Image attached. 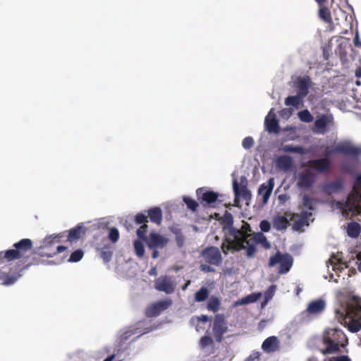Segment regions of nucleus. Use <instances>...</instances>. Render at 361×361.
Returning a JSON list of instances; mask_svg holds the SVG:
<instances>
[{"label":"nucleus","mask_w":361,"mask_h":361,"mask_svg":"<svg viewBox=\"0 0 361 361\" xmlns=\"http://www.w3.org/2000/svg\"><path fill=\"white\" fill-rule=\"evenodd\" d=\"M145 242L149 249H155L164 247L167 244L168 240L157 233H151Z\"/></svg>","instance_id":"obj_21"},{"label":"nucleus","mask_w":361,"mask_h":361,"mask_svg":"<svg viewBox=\"0 0 361 361\" xmlns=\"http://www.w3.org/2000/svg\"><path fill=\"white\" fill-rule=\"evenodd\" d=\"M312 82L310 76L298 77L295 82V87L297 94L305 98L309 93V89L312 87Z\"/></svg>","instance_id":"obj_18"},{"label":"nucleus","mask_w":361,"mask_h":361,"mask_svg":"<svg viewBox=\"0 0 361 361\" xmlns=\"http://www.w3.org/2000/svg\"><path fill=\"white\" fill-rule=\"evenodd\" d=\"M196 319L198 321V322H207L209 321V317L207 315H204V314H202L201 316L200 317H196Z\"/></svg>","instance_id":"obj_55"},{"label":"nucleus","mask_w":361,"mask_h":361,"mask_svg":"<svg viewBox=\"0 0 361 361\" xmlns=\"http://www.w3.org/2000/svg\"><path fill=\"white\" fill-rule=\"evenodd\" d=\"M133 245L136 255L138 257H142L145 255V247L142 242L136 240L134 241Z\"/></svg>","instance_id":"obj_39"},{"label":"nucleus","mask_w":361,"mask_h":361,"mask_svg":"<svg viewBox=\"0 0 361 361\" xmlns=\"http://www.w3.org/2000/svg\"><path fill=\"white\" fill-rule=\"evenodd\" d=\"M327 118L326 116L323 115L318 118L314 121L315 127L319 130V133H324L325 132L326 127L327 126Z\"/></svg>","instance_id":"obj_36"},{"label":"nucleus","mask_w":361,"mask_h":361,"mask_svg":"<svg viewBox=\"0 0 361 361\" xmlns=\"http://www.w3.org/2000/svg\"><path fill=\"white\" fill-rule=\"evenodd\" d=\"M259 227L262 231L268 232L271 228V225L268 221L262 220L259 224Z\"/></svg>","instance_id":"obj_50"},{"label":"nucleus","mask_w":361,"mask_h":361,"mask_svg":"<svg viewBox=\"0 0 361 361\" xmlns=\"http://www.w3.org/2000/svg\"><path fill=\"white\" fill-rule=\"evenodd\" d=\"M247 185V180L245 177H241L240 183H238L236 180L233 181V188L235 195L234 202L235 206H238L240 199L245 200L247 204H249L248 202L252 199V193L251 191L248 190Z\"/></svg>","instance_id":"obj_8"},{"label":"nucleus","mask_w":361,"mask_h":361,"mask_svg":"<svg viewBox=\"0 0 361 361\" xmlns=\"http://www.w3.org/2000/svg\"><path fill=\"white\" fill-rule=\"evenodd\" d=\"M276 164L279 168L288 171L292 166V159L288 156H281L277 159Z\"/></svg>","instance_id":"obj_31"},{"label":"nucleus","mask_w":361,"mask_h":361,"mask_svg":"<svg viewBox=\"0 0 361 361\" xmlns=\"http://www.w3.org/2000/svg\"><path fill=\"white\" fill-rule=\"evenodd\" d=\"M172 304L171 299H166L154 302L149 305L145 312L147 317H157L161 314V312L166 310Z\"/></svg>","instance_id":"obj_17"},{"label":"nucleus","mask_w":361,"mask_h":361,"mask_svg":"<svg viewBox=\"0 0 361 361\" xmlns=\"http://www.w3.org/2000/svg\"><path fill=\"white\" fill-rule=\"evenodd\" d=\"M260 244L267 250L271 248V243L267 240V237L262 232H257L252 233L250 243L246 246V255L249 258L255 256L257 251L256 245Z\"/></svg>","instance_id":"obj_9"},{"label":"nucleus","mask_w":361,"mask_h":361,"mask_svg":"<svg viewBox=\"0 0 361 361\" xmlns=\"http://www.w3.org/2000/svg\"><path fill=\"white\" fill-rule=\"evenodd\" d=\"M226 214H228V216H226V220L228 221V224H233V218H232L231 214L229 212H228L227 211L226 212Z\"/></svg>","instance_id":"obj_58"},{"label":"nucleus","mask_w":361,"mask_h":361,"mask_svg":"<svg viewBox=\"0 0 361 361\" xmlns=\"http://www.w3.org/2000/svg\"><path fill=\"white\" fill-rule=\"evenodd\" d=\"M325 348L321 350L323 355L338 353L340 347H344L348 343L345 334L338 329H329L325 331L322 338Z\"/></svg>","instance_id":"obj_3"},{"label":"nucleus","mask_w":361,"mask_h":361,"mask_svg":"<svg viewBox=\"0 0 361 361\" xmlns=\"http://www.w3.org/2000/svg\"><path fill=\"white\" fill-rule=\"evenodd\" d=\"M114 355H109L104 361H112L114 359Z\"/></svg>","instance_id":"obj_63"},{"label":"nucleus","mask_w":361,"mask_h":361,"mask_svg":"<svg viewBox=\"0 0 361 361\" xmlns=\"http://www.w3.org/2000/svg\"><path fill=\"white\" fill-rule=\"evenodd\" d=\"M120 235L116 228H111L109 231L108 238L113 243H116L119 239Z\"/></svg>","instance_id":"obj_45"},{"label":"nucleus","mask_w":361,"mask_h":361,"mask_svg":"<svg viewBox=\"0 0 361 361\" xmlns=\"http://www.w3.org/2000/svg\"><path fill=\"white\" fill-rule=\"evenodd\" d=\"M20 274H18L17 276H15L13 277H8L6 278V283H8V284H10V283H14L17 279L20 276Z\"/></svg>","instance_id":"obj_56"},{"label":"nucleus","mask_w":361,"mask_h":361,"mask_svg":"<svg viewBox=\"0 0 361 361\" xmlns=\"http://www.w3.org/2000/svg\"><path fill=\"white\" fill-rule=\"evenodd\" d=\"M83 255V252L81 250H76L71 253L68 262H78L82 258Z\"/></svg>","instance_id":"obj_46"},{"label":"nucleus","mask_w":361,"mask_h":361,"mask_svg":"<svg viewBox=\"0 0 361 361\" xmlns=\"http://www.w3.org/2000/svg\"><path fill=\"white\" fill-rule=\"evenodd\" d=\"M261 354L259 352H252L247 358V361H254L255 360L259 359Z\"/></svg>","instance_id":"obj_53"},{"label":"nucleus","mask_w":361,"mask_h":361,"mask_svg":"<svg viewBox=\"0 0 361 361\" xmlns=\"http://www.w3.org/2000/svg\"><path fill=\"white\" fill-rule=\"evenodd\" d=\"M289 114H290V111L286 109H284L281 111V116H283L284 115H289Z\"/></svg>","instance_id":"obj_59"},{"label":"nucleus","mask_w":361,"mask_h":361,"mask_svg":"<svg viewBox=\"0 0 361 361\" xmlns=\"http://www.w3.org/2000/svg\"><path fill=\"white\" fill-rule=\"evenodd\" d=\"M147 231H148V226L147 224H142L139 228H137L136 233L137 237L145 241V240H147Z\"/></svg>","instance_id":"obj_40"},{"label":"nucleus","mask_w":361,"mask_h":361,"mask_svg":"<svg viewBox=\"0 0 361 361\" xmlns=\"http://www.w3.org/2000/svg\"><path fill=\"white\" fill-rule=\"evenodd\" d=\"M33 247L32 241L29 238H23L13 245V248L0 252V264L16 259L20 260L24 265L21 271L32 265L38 264V262L33 257L31 262H28L30 253Z\"/></svg>","instance_id":"obj_1"},{"label":"nucleus","mask_w":361,"mask_h":361,"mask_svg":"<svg viewBox=\"0 0 361 361\" xmlns=\"http://www.w3.org/2000/svg\"><path fill=\"white\" fill-rule=\"evenodd\" d=\"M361 175H358L353 184V190L348 195L345 207L348 212H358L361 209Z\"/></svg>","instance_id":"obj_5"},{"label":"nucleus","mask_w":361,"mask_h":361,"mask_svg":"<svg viewBox=\"0 0 361 361\" xmlns=\"http://www.w3.org/2000/svg\"><path fill=\"white\" fill-rule=\"evenodd\" d=\"M289 224L288 219L282 215L276 216L273 219V226L277 231L286 229Z\"/></svg>","instance_id":"obj_26"},{"label":"nucleus","mask_w":361,"mask_h":361,"mask_svg":"<svg viewBox=\"0 0 361 361\" xmlns=\"http://www.w3.org/2000/svg\"><path fill=\"white\" fill-rule=\"evenodd\" d=\"M314 202L315 200L307 195H304L302 197L303 206L310 210L314 209Z\"/></svg>","instance_id":"obj_43"},{"label":"nucleus","mask_w":361,"mask_h":361,"mask_svg":"<svg viewBox=\"0 0 361 361\" xmlns=\"http://www.w3.org/2000/svg\"><path fill=\"white\" fill-rule=\"evenodd\" d=\"M154 288L166 294H171L175 291L176 283L173 276H161L154 280Z\"/></svg>","instance_id":"obj_11"},{"label":"nucleus","mask_w":361,"mask_h":361,"mask_svg":"<svg viewBox=\"0 0 361 361\" xmlns=\"http://www.w3.org/2000/svg\"><path fill=\"white\" fill-rule=\"evenodd\" d=\"M315 1L319 4V6H322L326 3V0H315Z\"/></svg>","instance_id":"obj_64"},{"label":"nucleus","mask_w":361,"mask_h":361,"mask_svg":"<svg viewBox=\"0 0 361 361\" xmlns=\"http://www.w3.org/2000/svg\"><path fill=\"white\" fill-rule=\"evenodd\" d=\"M183 202L187 205V207L192 211L196 212L199 206L198 203L190 197H184Z\"/></svg>","instance_id":"obj_42"},{"label":"nucleus","mask_w":361,"mask_h":361,"mask_svg":"<svg viewBox=\"0 0 361 361\" xmlns=\"http://www.w3.org/2000/svg\"><path fill=\"white\" fill-rule=\"evenodd\" d=\"M153 252H152V257L155 259L158 257L159 255V252L157 250H156L155 249H153Z\"/></svg>","instance_id":"obj_62"},{"label":"nucleus","mask_w":361,"mask_h":361,"mask_svg":"<svg viewBox=\"0 0 361 361\" xmlns=\"http://www.w3.org/2000/svg\"><path fill=\"white\" fill-rule=\"evenodd\" d=\"M361 329V324L355 321L354 319H352L348 324V329L352 332H357Z\"/></svg>","instance_id":"obj_47"},{"label":"nucleus","mask_w":361,"mask_h":361,"mask_svg":"<svg viewBox=\"0 0 361 361\" xmlns=\"http://www.w3.org/2000/svg\"><path fill=\"white\" fill-rule=\"evenodd\" d=\"M279 348V341L276 336H272L266 338L262 345V349L267 353H274Z\"/></svg>","instance_id":"obj_22"},{"label":"nucleus","mask_w":361,"mask_h":361,"mask_svg":"<svg viewBox=\"0 0 361 361\" xmlns=\"http://www.w3.org/2000/svg\"><path fill=\"white\" fill-rule=\"evenodd\" d=\"M289 199V197L286 194H281L279 195L278 197V200L281 203H284L286 201H287Z\"/></svg>","instance_id":"obj_54"},{"label":"nucleus","mask_w":361,"mask_h":361,"mask_svg":"<svg viewBox=\"0 0 361 361\" xmlns=\"http://www.w3.org/2000/svg\"><path fill=\"white\" fill-rule=\"evenodd\" d=\"M136 225H142L148 222V216L143 213H137L134 217Z\"/></svg>","instance_id":"obj_44"},{"label":"nucleus","mask_w":361,"mask_h":361,"mask_svg":"<svg viewBox=\"0 0 361 361\" xmlns=\"http://www.w3.org/2000/svg\"><path fill=\"white\" fill-rule=\"evenodd\" d=\"M293 262V257L288 253H281L280 251H277L274 255L270 257L269 266L274 267L279 264L278 272L280 274H284L289 271Z\"/></svg>","instance_id":"obj_7"},{"label":"nucleus","mask_w":361,"mask_h":361,"mask_svg":"<svg viewBox=\"0 0 361 361\" xmlns=\"http://www.w3.org/2000/svg\"><path fill=\"white\" fill-rule=\"evenodd\" d=\"M330 153H340L345 156L358 158L361 156V147L355 146L349 142H340Z\"/></svg>","instance_id":"obj_10"},{"label":"nucleus","mask_w":361,"mask_h":361,"mask_svg":"<svg viewBox=\"0 0 361 361\" xmlns=\"http://www.w3.org/2000/svg\"><path fill=\"white\" fill-rule=\"evenodd\" d=\"M113 252L109 245H105L100 251V257L104 263H109L111 259Z\"/></svg>","instance_id":"obj_35"},{"label":"nucleus","mask_w":361,"mask_h":361,"mask_svg":"<svg viewBox=\"0 0 361 361\" xmlns=\"http://www.w3.org/2000/svg\"><path fill=\"white\" fill-rule=\"evenodd\" d=\"M261 295H262L260 293H251V294L241 298L240 300H238L235 302V305H243L253 303V302H256L257 300H258L259 299V298L261 297Z\"/></svg>","instance_id":"obj_30"},{"label":"nucleus","mask_w":361,"mask_h":361,"mask_svg":"<svg viewBox=\"0 0 361 361\" xmlns=\"http://www.w3.org/2000/svg\"><path fill=\"white\" fill-rule=\"evenodd\" d=\"M212 343V339L210 337L204 336L201 338L200 339V345L202 347H205L208 345H209Z\"/></svg>","instance_id":"obj_52"},{"label":"nucleus","mask_w":361,"mask_h":361,"mask_svg":"<svg viewBox=\"0 0 361 361\" xmlns=\"http://www.w3.org/2000/svg\"><path fill=\"white\" fill-rule=\"evenodd\" d=\"M319 17L323 20L325 23L332 24L333 19L331 17L330 10L324 5L319 6V9L318 11Z\"/></svg>","instance_id":"obj_28"},{"label":"nucleus","mask_w":361,"mask_h":361,"mask_svg":"<svg viewBox=\"0 0 361 361\" xmlns=\"http://www.w3.org/2000/svg\"><path fill=\"white\" fill-rule=\"evenodd\" d=\"M250 224L243 222L241 228L238 229L231 226L228 229V235L226 237L221 248L224 255H228L229 251H240L245 250L246 246L250 243L252 233Z\"/></svg>","instance_id":"obj_2"},{"label":"nucleus","mask_w":361,"mask_h":361,"mask_svg":"<svg viewBox=\"0 0 361 361\" xmlns=\"http://www.w3.org/2000/svg\"><path fill=\"white\" fill-rule=\"evenodd\" d=\"M343 188V182L341 180H336L324 185V191L327 194L338 192Z\"/></svg>","instance_id":"obj_25"},{"label":"nucleus","mask_w":361,"mask_h":361,"mask_svg":"<svg viewBox=\"0 0 361 361\" xmlns=\"http://www.w3.org/2000/svg\"><path fill=\"white\" fill-rule=\"evenodd\" d=\"M190 284V280H188V281H186V283H185L182 286V290H185L188 288V286H189Z\"/></svg>","instance_id":"obj_61"},{"label":"nucleus","mask_w":361,"mask_h":361,"mask_svg":"<svg viewBox=\"0 0 361 361\" xmlns=\"http://www.w3.org/2000/svg\"><path fill=\"white\" fill-rule=\"evenodd\" d=\"M274 187V180L270 178L267 183L261 184L259 187L257 195L262 197V204H266L271 195Z\"/></svg>","instance_id":"obj_19"},{"label":"nucleus","mask_w":361,"mask_h":361,"mask_svg":"<svg viewBox=\"0 0 361 361\" xmlns=\"http://www.w3.org/2000/svg\"><path fill=\"white\" fill-rule=\"evenodd\" d=\"M274 111V109H271L264 120L265 128L269 133H278L280 129L279 121Z\"/></svg>","instance_id":"obj_20"},{"label":"nucleus","mask_w":361,"mask_h":361,"mask_svg":"<svg viewBox=\"0 0 361 361\" xmlns=\"http://www.w3.org/2000/svg\"><path fill=\"white\" fill-rule=\"evenodd\" d=\"M283 152L297 153L300 154H305V148L302 146H293L290 145H284L282 148Z\"/></svg>","instance_id":"obj_37"},{"label":"nucleus","mask_w":361,"mask_h":361,"mask_svg":"<svg viewBox=\"0 0 361 361\" xmlns=\"http://www.w3.org/2000/svg\"><path fill=\"white\" fill-rule=\"evenodd\" d=\"M303 97L301 96L297 95L295 96H288L285 99V104L286 106H293L294 107H298L300 105L302 104Z\"/></svg>","instance_id":"obj_33"},{"label":"nucleus","mask_w":361,"mask_h":361,"mask_svg":"<svg viewBox=\"0 0 361 361\" xmlns=\"http://www.w3.org/2000/svg\"><path fill=\"white\" fill-rule=\"evenodd\" d=\"M176 241L177 245L179 247H183V245L184 244V241H185L184 235L180 233H177L176 234Z\"/></svg>","instance_id":"obj_51"},{"label":"nucleus","mask_w":361,"mask_h":361,"mask_svg":"<svg viewBox=\"0 0 361 361\" xmlns=\"http://www.w3.org/2000/svg\"><path fill=\"white\" fill-rule=\"evenodd\" d=\"M212 330L216 340L221 341L224 334L228 331L227 324L223 314L215 315Z\"/></svg>","instance_id":"obj_14"},{"label":"nucleus","mask_w":361,"mask_h":361,"mask_svg":"<svg viewBox=\"0 0 361 361\" xmlns=\"http://www.w3.org/2000/svg\"><path fill=\"white\" fill-rule=\"evenodd\" d=\"M324 361H351L350 358L347 355H340L326 358Z\"/></svg>","instance_id":"obj_49"},{"label":"nucleus","mask_w":361,"mask_h":361,"mask_svg":"<svg viewBox=\"0 0 361 361\" xmlns=\"http://www.w3.org/2000/svg\"><path fill=\"white\" fill-rule=\"evenodd\" d=\"M326 307L325 301L322 299L312 300L307 305V309L302 312L305 319L310 320L312 317L322 314Z\"/></svg>","instance_id":"obj_12"},{"label":"nucleus","mask_w":361,"mask_h":361,"mask_svg":"<svg viewBox=\"0 0 361 361\" xmlns=\"http://www.w3.org/2000/svg\"><path fill=\"white\" fill-rule=\"evenodd\" d=\"M354 44L356 47H361V42L360 41L358 33L356 34L354 38Z\"/></svg>","instance_id":"obj_57"},{"label":"nucleus","mask_w":361,"mask_h":361,"mask_svg":"<svg viewBox=\"0 0 361 361\" xmlns=\"http://www.w3.org/2000/svg\"><path fill=\"white\" fill-rule=\"evenodd\" d=\"M201 264L200 269L205 273L215 272L213 267H219L222 264V256L219 249L215 246H208L200 252Z\"/></svg>","instance_id":"obj_4"},{"label":"nucleus","mask_w":361,"mask_h":361,"mask_svg":"<svg viewBox=\"0 0 361 361\" xmlns=\"http://www.w3.org/2000/svg\"><path fill=\"white\" fill-rule=\"evenodd\" d=\"M316 179V173L306 169L298 174L297 185L300 189L308 190L314 184Z\"/></svg>","instance_id":"obj_15"},{"label":"nucleus","mask_w":361,"mask_h":361,"mask_svg":"<svg viewBox=\"0 0 361 361\" xmlns=\"http://www.w3.org/2000/svg\"><path fill=\"white\" fill-rule=\"evenodd\" d=\"M346 312L347 315L350 318L361 317V305L357 304L353 309L349 305L347 307Z\"/></svg>","instance_id":"obj_38"},{"label":"nucleus","mask_w":361,"mask_h":361,"mask_svg":"<svg viewBox=\"0 0 361 361\" xmlns=\"http://www.w3.org/2000/svg\"><path fill=\"white\" fill-rule=\"evenodd\" d=\"M254 143L255 142L253 138L250 136H248L243 139L242 145L245 149H249L253 147Z\"/></svg>","instance_id":"obj_48"},{"label":"nucleus","mask_w":361,"mask_h":361,"mask_svg":"<svg viewBox=\"0 0 361 361\" xmlns=\"http://www.w3.org/2000/svg\"><path fill=\"white\" fill-rule=\"evenodd\" d=\"M361 231V226L359 223L353 221L348 224L347 233L350 238H357Z\"/></svg>","instance_id":"obj_29"},{"label":"nucleus","mask_w":361,"mask_h":361,"mask_svg":"<svg viewBox=\"0 0 361 361\" xmlns=\"http://www.w3.org/2000/svg\"><path fill=\"white\" fill-rule=\"evenodd\" d=\"M61 235H50L47 236L42 241L40 248L42 250L40 255L42 257H51L57 253L62 252L67 250V247L63 245H57L53 251L49 249L57 243H60Z\"/></svg>","instance_id":"obj_6"},{"label":"nucleus","mask_w":361,"mask_h":361,"mask_svg":"<svg viewBox=\"0 0 361 361\" xmlns=\"http://www.w3.org/2000/svg\"><path fill=\"white\" fill-rule=\"evenodd\" d=\"M209 295V291L206 287H201L195 294V301L201 302L206 300Z\"/></svg>","instance_id":"obj_34"},{"label":"nucleus","mask_w":361,"mask_h":361,"mask_svg":"<svg viewBox=\"0 0 361 361\" xmlns=\"http://www.w3.org/2000/svg\"><path fill=\"white\" fill-rule=\"evenodd\" d=\"M312 214L311 212L305 211L302 212L301 214H300V218L298 220L295 221L293 224V228L295 230H299L304 226H308V219L310 216H312Z\"/></svg>","instance_id":"obj_24"},{"label":"nucleus","mask_w":361,"mask_h":361,"mask_svg":"<svg viewBox=\"0 0 361 361\" xmlns=\"http://www.w3.org/2000/svg\"><path fill=\"white\" fill-rule=\"evenodd\" d=\"M355 75H356V77H357V78H360V77H361V67H358V68L355 70Z\"/></svg>","instance_id":"obj_60"},{"label":"nucleus","mask_w":361,"mask_h":361,"mask_svg":"<svg viewBox=\"0 0 361 361\" xmlns=\"http://www.w3.org/2000/svg\"><path fill=\"white\" fill-rule=\"evenodd\" d=\"M148 217L150 221L157 225H160L162 221V211L160 207H154L147 211Z\"/></svg>","instance_id":"obj_23"},{"label":"nucleus","mask_w":361,"mask_h":361,"mask_svg":"<svg viewBox=\"0 0 361 361\" xmlns=\"http://www.w3.org/2000/svg\"><path fill=\"white\" fill-rule=\"evenodd\" d=\"M197 200L204 207H214L213 204L215 203L219 196V193L207 190L204 188H200L196 190Z\"/></svg>","instance_id":"obj_13"},{"label":"nucleus","mask_w":361,"mask_h":361,"mask_svg":"<svg viewBox=\"0 0 361 361\" xmlns=\"http://www.w3.org/2000/svg\"><path fill=\"white\" fill-rule=\"evenodd\" d=\"M298 118L301 121L310 123L313 121V116L307 109L302 110L298 113Z\"/></svg>","instance_id":"obj_41"},{"label":"nucleus","mask_w":361,"mask_h":361,"mask_svg":"<svg viewBox=\"0 0 361 361\" xmlns=\"http://www.w3.org/2000/svg\"><path fill=\"white\" fill-rule=\"evenodd\" d=\"M221 307V301L220 300L215 296H212L207 302V308L208 310L212 311L213 312H216L219 310Z\"/></svg>","instance_id":"obj_32"},{"label":"nucleus","mask_w":361,"mask_h":361,"mask_svg":"<svg viewBox=\"0 0 361 361\" xmlns=\"http://www.w3.org/2000/svg\"><path fill=\"white\" fill-rule=\"evenodd\" d=\"M83 228V226L80 225H78L77 226L71 228L69 231L68 240L73 242L80 239L82 236V234L84 233Z\"/></svg>","instance_id":"obj_27"},{"label":"nucleus","mask_w":361,"mask_h":361,"mask_svg":"<svg viewBox=\"0 0 361 361\" xmlns=\"http://www.w3.org/2000/svg\"><path fill=\"white\" fill-rule=\"evenodd\" d=\"M307 166L319 173H325L330 171L331 162L329 158L324 157L309 160Z\"/></svg>","instance_id":"obj_16"}]
</instances>
